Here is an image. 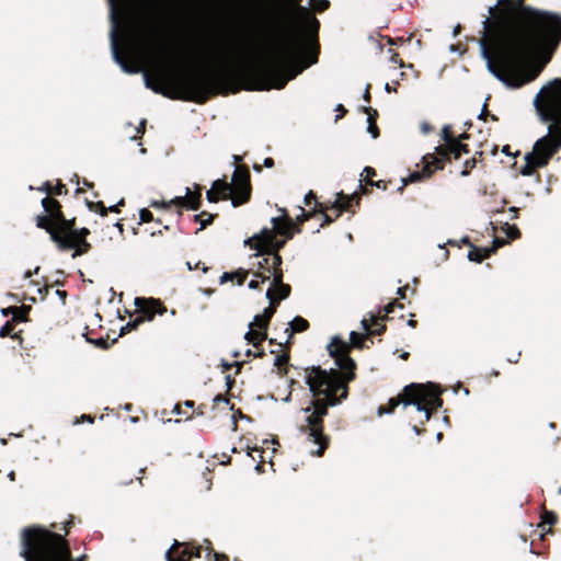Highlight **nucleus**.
<instances>
[{
	"mask_svg": "<svg viewBox=\"0 0 561 561\" xmlns=\"http://www.w3.org/2000/svg\"><path fill=\"white\" fill-rule=\"evenodd\" d=\"M252 16L267 30L277 31L264 56L256 62L239 68L227 61L232 56V46L226 36L216 34L203 42L196 50L198 56L217 61L215 67L190 76H178L170 68L159 66L152 75L145 73L146 87L171 100L206 103L218 94L237 93L241 83H251L252 90L284 89L298 71L293 68L305 50V43L294 32H285V16L279 0H254Z\"/></svg>",
	"mask_w": 561,
	"mask_h": 561,
	"instance_id": "f257e3e1",
	"label": "nucleus"
},
{
	"mask_svg": "<svg viewBox=\"0 0 561 561\" xmlns=\"http://www.w3.org/2000/svg\"><path fill=\"white\" fill-rule=\"evenodd\" d=\"M489 13L479 39L489 71L512 89L534 81L561 44V13L526 0H497Z\"/></svg>",
	"mask_w": 561,
	"mask_h": 561,
	"instance_id": "f03ea898",
	"label": "nucleus"
},
{
	"mask_svg": "<svg viewBox=\"0 0 561 561\" xmlns=\"http://www.w3.org/2000/svg\"><path fill=\"white\" fill-rule=\"evenodd\" d=\"M328 352L334 358L337 369L329 370L320 366H310L298 373L302 376L311 393L310 405L302 409L307 413L306 424L300 432L307 440L317 446L310 454L321 457L330 445V437L324 434V416L329 408L336 407L347 399L350 382L356 379V362L350 356L351 346L339 336H334L328 345Z\"/></svg>",
	"mask_w": 561,
	"mask_h": 561,
	"instance_id": "7ed1b4c3",
	"label": "nucleus"
},
{
	"mask_svg": "<svg viewBox=\"0 0 561 561\" xmlns=\"http://www.w3.org/2000/svg\"><path fill=\"white\" fill-rule=\"evenodd\" d=\"M534 105L540 118L550 123L548 134L539 138L531 152L525 154L520 174L531 176L546 167L561 148V78L552 80L536 95Z\"/></svg>",
	"mask_w": 561,
	"mask_h": 561,
	"instance_id": "20e7f679",
	"label": "nucleus"
},
{
	"mask_svg": "<svg viewBox=\"0 0 561 561\" xmlns=\"http://www.w3.org/2000/svg\"><path fill=\"white\" fill-rule=\"evenodd\" d=\"M534 105L540 118L550 123L548 134L539 138L531 152L525 154L520 174L531 176L546 167L561 148V78L552 80L536 95Z\"/></svg>",
	"mask_w": 561,
	"mask_h": 561,
	"instance_id": "39448f33",
	"label": "nucleus"
},
{
	"mask_svg": "<svg viewBox=\"0 0 561 561\" xmlns=\"http://www.w3.org/2000/svg\"><path fill=\"white\" fill-rule=\"evenodd\" d=\"M42 206L46 215L36 217V226L49 234L59 251L73 250L72 257L76 259L92 249L87 240L90 230L85 227L77 228L75 217L66 218L61 204L57 199L46 196L42 199Z\"/></svg>",
	"mask_w": 561,
	"mask_h": 561,
	"instance_id": "423d86ee",
	"label": "nucleus"
},
{
	"mask_svg": "<svg viewBox=\"0 0 561 561\" xmlns=\"http://www.w3.org/2000/svg\"><path fill=\"white\" fill-rule=\"evenodd\" d=\"M22 545L21 556L25 561H72L65 537L44 527L25 528Z\"/></svg>",
	"mask_w": 561,
	"mask_h": 561,
	"instance_id": "0eeeda50",
	"label": "nucleus"
},
{
	"mask_svg": "<svg viewBox=\"0 0 561 561\" xmlns=\"http://www.w3.org/2000/svg\"><path fill=\"white\" fill-rule=\"evenodd\" d=\"M442 391L438 386L427 383H410L405 386L402 391L393 398H390L387 405H380L378 408V415L393 413L397 407L403 404L415 405L416 411L422 413L420 424L423 425L427 422L432 414L436 412L443 405V399L440 398Z\"/></svg>",
	"mask_w": 561,
	"mask_h": 561,
	"instance_id": "6e6552de",
	"label": "nucleus"
},
{
	"mask_svg": "<svg viewBox=\"0 0 561 561\" xmlns=\"http://www.w3.org/2000/svg\"><path fill=\"white\" fill-rule=\"evenodd\" d=\"M442 139L444 145L435 148L434 153H426L422 158L423 168L421 171H415L403 179V184L398 188L402 193L405 185L409 183L417 182L422 179L430 178L437 170H443L446 162L451 159H459L463 153H470L469 147L466 144H459V139L453 133L451 126L445 125L442 129Z\"/></svg>",
	"mask_w": 561,
	"mask_h": 561,
	"instance_id": "1a4fd4ad",
	"label": "nucleus"
},
{
	"mask_svg": "<svg viewBox=\"0 0 561 561\" xmlns=\"http://www.w3.org/2000/svg\"><path fill=\"white\" fill-rule=\"evenodd\" d=\"M135 305L137 307L136 316L121 330V335L136 330L141 323L151 321L156 314H163L167 312L165 306L154 298H136Z\"/></svg>",
	"mask_w": 561,
	"mask_h": 561,
	"instance_id": "9d476101",
	"label": "nucleus"
},
{
	"mask_svg": "<svg viewBox=\"0 0 561 561\" xmlns=\"http://www.w3.org/2000/svg\"><path fill=\"white\" fill-rule=\"evenodd\" d=\"M288 239H277L274 231L270 228H263L259 233L245 240V244L251 249L257 251L259 255H274L279 254V251L285 247Z\"/></svg>",
	"mask_w": 561,
	"mask_h": 561,
	"instance_id": "9b49d317",
	"label": "nucleus"
},
{
	"mask_svg": "<svg viewBox=\"0 0 561 561\" xmlns=\"http://www.w3.org/2000/svg\"><path fill=\"white\" fill-rule=\"evenodd\" d=\"M250 176L248 167L243 165L236 168L232 175V182L230 183L232 187L231 204L233 207L241 206L250 201L252 192Z\"/></svg>",
	"mask_w": 561,
	"mask_h": 561,
	"instance_id": "f8f14e48",
	"label": "nucleus"
},
{
	"mask_svg": "<svg viewBox=\"0 0 561 561\" xmlns=\"http://www.w3.org/2000/svg\"><path fill=\"white\" fill-rule=\"evenodd\" d=\"M159 36L160 27L156 22L142 28H129L127 31L128 48L131 50L138 48H153L158 44Z\"/></svg>",
	"mask_w": 561,
	"mask_h": 561,
	"instance_id": "ddd939ff",
	"label": "nucleus"
},
{
	"mask_svg": "<svg viewBox=\"0 0 561 561\" xmlns=\"http://www.w3.org/2000/svg\"><path fill=\"white\" fill-rule=\"evenodd\" d=\"M396 308H400V309H403V305L398 302L397 300L392 301V302H389L386 307H385V314L383 316H374L371 314L370 319L367 320V319H363L362 320V325L364 328V330L367 332V335L368 336H373V335H381L382 333H385L387 327L385 323H382V321L385 319L388 318V314L393 312Z\"/></svg>",
	"mask_w": 561,
	"mask_h": 561,
	"instance_id": "4468645a",
	"label": "nucleus"
},
{
	"mask_svg": "<svg viewBox=\"0 0 561 561\" xmlns=\"http://www.w3.org/2000/svg\"><path fill=\"white\" fill-rule=\"evenodd\" d=\"M202 546L174 540L165 553L167 561H190L192 558H201Z\"/></svg>",
	"mask_w": 561,
	"mask_h": 561,
	"instance_id": "2eb2a0df",
	"label": "nucleus"
},
{
	"mask_svg": "<svg viewBox=\"0 0 561 561\" xmlns=\"http://www.w3.org/2000/svg\"><path fill=\"white\" fill-rule=\"evenodd\" d=\"M112 51L115 61L122 67V69L127 73H136L139 71V67L136 61L130 60L124 48L118 43L117 32L114 28L112 31Z\"/></svg>",
	"mask_w": 561,
	"mask_h": 561,
	"instance_id": "dca6fc26",
	"label": "nucleus"
},
{
	"mask_svg": "<svg viewBox=\"0 0 561 561\" xmlns=\"http://www.w3.org/2000/svg\"><path fill=\"white\" fill-rule=\"evenodd\" d=\"M282 216L272 218L273 227L270 231H274V236H282L286 239H293L296 232V225L285 208L280 209Z\"/></svg>",
	"mask_w": 561,
	"mask_h": 561,
	"instance_id": "f3484780",
	"label": "nucleus"
},
{
	"mask_svg": "<svg viewBox=\"0 0 561 561\" xmlns=\"http://www.w3.org/2000/svg\"><path fill=\"white\" fill-rule=\"evenodd\" d=\"M360 199V194L357 192L351 195L339 192L336 194L335 201L331 204V208H334L335 211V218H339L344 211H351L352 214H355L353 206L359 207Z\"/></svg>",
	"mask_w": 561,
	"mask_h": 561,
	"instance_id": "a211bd4d",
	"label": "nucleus"
},
{
	"mask_svg": "<svg viewBox=\"0 0 561 561\" xmlns=\"http://www.w3.org/2000/svg\"><path fill=\"white\" fill-rule=\"evenodd\" d=\"M493 243L494 244L491 248H479L474 244L471 245L470 251L468 252V259L471 262L481 263L484 259L490 257L491 254L496 251L497 247L503 245L504 241L496 238Z\"/></svg>",
	"mask_w": 561,
	"mask_h": 561,
	"instance_id": "6ab92c4d",
	"label": "nucleus"
},
{
	"mask_svg": "<svg viewBox=\"0 0 561 561\" xmlns=\"http://www.w3.org/2000/svg\"><path fill=\"white\" fill-rule=\"evenodd\" d=\"M283 259L280 254L267 255L257 262L259 271L266 272L275 279V273L282 270Z\"/></svg>",
	"mask_w": 561,
	"mask_h": 561,
	"instance_id": "aec40b11",
	"label": "nucleus"
},
{
	"mask_svg": "<svg viewBox=\"0 0 561 561\" xmlns=\"http://www.w3.org/2000/svg\"><path fill=\"white\" fill-rule=\"evenodd\" d=\"M31 310H32V307L27 306V305H22L20 307H18V306H10L8 308H3L1 310V313L4 317L12 316L11 321L18 323V322H27V321H30L28 314H30Z\"/></svg>",
	"mask_w": 561,
	"mask_h": 561,
	"instance_id": "412c9836",
	"label": "nucleus"
},
{
	"mask_svg": "<svg viewBox=\"0 0 561 561\" xmlns=\"http://www.w3.org/2000/svg\"><path fill=\"white\" fill-rule=\"evenodd\" d=\"M309 327L310 324L305 318L300 316L295 317L290 322V327L285 329V333L287 334L285 344L290 345V340L293 339L294 333L305 332L309 329Z\"/></svg>",
	"mask_w": 561,
	"mask_h": 561,
	"instance_id": "4be33fe9",
	"label": "nucleus"
},
{
	"mask_svg": "<svg viewBox=\"0 0 561 561\" xmlns=\"http://www.w3.org/2000/svg\"><path fill=\"white\" fill-rule=\"evenodd\" d=\"M284 272L278 271L275 273V279H273L272 287L275 290V295L279 299L284 300L290 296L291 287L284 283Z\"/></svg>",
	"mask_w": 561,
	"mask_h": 561,
	"instance_id": "5701e85b",
	"label": "nucleus"
},
{
	"mask_svg": "<svg viewBox=\"0 0 561 561\" xmlns=\"http://www.w3.org/2000/svg\"><path fill=\"white\" fill-rule=\"evenodd\" d=\"M362 111L364 113L367 114V123H368V126H367V131L371 135L373 138H378L379 135H380V131H379V128L377 126V117H378V112L377 110L370 107V106H364L362 108Z\"/></svg>",
	"mask_w": 561,
	"mask_h": 561,
	"instance_id": "b1692460",
	"label": "nucleus"
},
{
	"mask_svg": "<svg viewBox=\"0 0 561 561\" xmlns=\"http://www.w3.org/2000/svg\"><path fill=\"white\" fill-rule=\"evenodd\" d=\"M314 211L323 216V221L320 225L322 228L331 225L336 219L334 208H331V204L328 205L316 202Z\"/></svg>",
	"mask_w": 561,
	"mask_h": 561,
	"instance_id": "393cba45",
	"label": "nucleus"
},
{
	"mask_svg": "<svg viewBox=\"0 0 561 561\" xmlns=\"http://www.w3.org/2000/svg\"><path fill=\"white\" fill-rule=\"evenodd\" d=\"M195 191L192 192L190 187H186L185 194L187 195V209L198 210L202 206V186L195 184Z\"/></svg>",
	"mask_w": 561,
	"mask_h": 561,
	"instance_id": "a878e982",
	"label": "nucleus"
},
{
	"mask_svg": "<svg viewBox=\"0 0 561 561\" xmlns=\"http://www.w3.org/2000/svg\"><path fill=\"white\" fill-rule=\"evenodd\" d=\"M85 205L90 211L98 213L102 217H105L108 213H116V214L121 213V209L116 205L106 207L104 205V203L101 201L92 202V201H89L88 198H85Z\"/></svg>",
	"mask_w": 561,
	"mask_h": 561,
	"instance_id": "bb28decb",
	"label": "nucleus"
},
{
	"mask_svg": "<svg viewBox=\"0 0 561 561\" xmlns=\"http://www.w3.org/2000/svg\"><path fill=\"white\" fill-rule=\"evenodd\" d=\"M558 522V516L554 512L548 511L543 507L541 513V522L538 527L542 528L546 534H553L551 526Z\"/></svg>",
	"mask_w": 561,
	"mask_h": 561,
	"instance_id": "cd10ccee",
	"label": "nucleus"
},
{
	"mask_svg": "<svg viewBox=\"0 0 561 561\" xmlns=\"http://www.w3.org/2000/svg\"><path fill=\"white\" fill-rule=\"evenodd\" d=\"M244 339L254 347L259 348L262 342L267 339V332L261 329L250 328L245 333Z\"/></svg>",
	"mask_w": 561,
	"mask_h": 561,
	"instance_id": "c85d7f7f",
	"label": "nucleus"
},
{
	"mask_svg": "<svg viewBox=\"0 0 561 561\" xmlns=\"http://www.w3.org/2000/svg\"><path fill=\"white\" fill-rule=\"evenodd\" d=\"M248 274L249 272L243 268H239L234 272H225L220 276V283L225 284L228 280H236L238 285H242L245 282Z\"/></svg>",
	"mask_w": 561,
	"mask_h": 561,
	"instance_id": "c756f323",
	"label": "nucleus"
},
{
	"mask_svg": "<svg viewBox=\"0 0 561 561\" xmlns=\"http://www.w3.org/2000/svg\"><path fill=\"white\" fill-rule=\"evenodd\" d=\"M211 188L215 190L221 196L222 199H228V198L231 199V196H232L231 188L232 187H231V184L228 183L226 180L218 179V180L214 181Z\"/></svg>",
	"mask_w": 561,
	"mask_h": 561,
	"instance_id": "7c9ffc66",
	"label": "nucleus"
},
{
	"mask_svg": "<svg viewBox=\"0 0 561 561\" xmlns=\"http://www.w3.org/2000/svg\"><path fill=\"white\" fill-rule=\"evenodd\" d=\"M289 358L290 356L288 351L283 352L282 354H278L275 357L274 365L277 367V373L280 377L286 376L289 371Z\"/></svg>",
	"mask_w": 561,
	"mask_h": 561,
	"instance_id": "2f4dec72",
	"label": "nucleus"
},
{
	"mask_svg": "<svg viewBox=\"0 0 561 561\" xmlns=\"http://www.w3.org/2000/svg\"><path fill=\"white\" fill-rule=\"evenodd\" d=\"M38 190L42 192H45L47 194V196H49V197L68 193L66 185L62 184L60 181H58V183L55 186L51 185V183L47 181Z\"/></svg>",
	"mask_w": 561,
	"mask_h": 561,
	"instance_id": "473e14b6",
	"label": "nucleus"
},
{
	"mask_svg": "<svg viewBox=\"0 0 561 561\" xmlns=\"http://www.w3.org/2000/svg\"><path fill=\"white\" fill-rule=\"evenodd\" d=\"M217 217V214H210L208 211H202L197 215H194L193 219L195 222H199L201 227L197 229L196 233L204 230L206 227L213 224L214 219Z\"/></svg>",
	"mask_w": 561,
	"mask_h": 561,
	"instance_id": "72a5a7b5",
	"label": "nucleus"
},
{
	"mask_svg": "<svg viewBox=\"0 0 561 561\" xmlns=\"http://www.w3.org/2000/svg\"><path fill=\"white\" fill-rule=\"evenodd\" d=\"M367 337H368L367 333L363 334V333L352 331L350 334V343H347L348 346H351V351L353 348H358V350L364 348L365 347L364 343Z\"/></svg>",
	"mask_w": 561,
	"mask_h": 561,
	"instance_id": "f704fd0d",
	"label": "nucleus"
},
{
	"mask_svg": "<svg viewBox=\"0 0 561 561\" xmlns=\"http://www.w3.org/2000/svg\"><path fill=\"white\" fill-rule=\"evenodd\" d=\"M482 154V151H477L472 158L467 159L463 163V169L460 172V175L468 176L471 173V171L477 167L478 161L481 160Z\"/></svg>",
	"mask_w": 561,
	"mask_h": 561,
	"instance_id": "c9c22d12",
	"label": "nucleus"
},
{
	"mask_svg": "<svg viewBox=\"0 0 561 561\" xmlns=\"http://www.w3.org/2000/svg\"><path fill=\"white\" fill-rule=\"evenodd\" d=\"M301 214L299 216L296 217V221H295V225H296V232L297 233H300L301 232V225L306 221H308L309 219H311L316 214H318L317 211L311 210V211H306L305 208L302 207H299Z\"/></svg>",
	"mask_w": 561,
	"mask_h": 561,
	"instance_id": "e433bc0d",
	"label": "nucleus"
},
{
	"mask_svg": "<svg viewBox=\"0 0 561 561\" xmlns=\"http://www.w3.org/2000/svg\"><path fill=\"white\" fill-rule=\"evenodd\" d=\"M219 407H222V409H233V404H230V400L221 393L217 394L213 400V409H217Z\"/></svg>",
	"mask_w": 561,
	"mask_h": 561,
	"instance_id": "4c0bfd02",
	"label": "nucleus"
},
{
	"mask_svg": "<svg viewBox=\"0 0 561 561\" xmlns=\"http://www.w3.org/2000/svg\"><path fill=\"white\" fill-rule=\"evenodd\" d=\"M510 240H516L520 238V230L516 225L505 224L502 228Z\"/></svg>",
	"mask_w": 561,
	"mask_h": 561,
	"instance_id": "58836bf2",
	"label": "nucleus"
},
{
	"mask_svg": "<svg viewBox=\"0 0 561 561\" xmlns=\"http://www.w3.org/2000/svg\"><path fill=\"white\" fill-rule=\"evenodd\" d=\"M270 320L263 318V314H256L253 321L249 324V328H256L267 332Z\"/></svg>",
	"mask_w": 561,
	"mask_h": 561,
	"instance_id": "ea45409f",
	"label": "nucleus"
},
{
	"mask_svg": "<svg viewBox=\"0 0 561 561\" xmlns=\"http://www.w3.org/2000/svg\"><path fill=\"white\" fill-rule=\"evenodd\" d=\"M16 322H13L11 320H8L1 328H0V337H8L11 336L14 333Z\"/></svg>",
	"mask_w": 561,
	"mask_h": 561,
	"instance_id": "a19ab883",
	"label": "nucleus"
},
{
	"mask_svg": "<svg viewBox=\"0 0 561 561\" xmlns=\"http://www.w3.org/2000/svg\"><path fill=\"white\" fill-rule=\"evenodd\" d=\"M170 207L176 206L179 208H186L187 209V195L184 196H176L169 201Z\"/></svg>",
	"mask_w": 561,
	"mask_h": 561,
	"instance_id": "79ce46f5",
	"label": "nucleus"
},
{
	"mask_svg": "<svg viewBox=\"0 0 561 561\" xmlns=\"http://www.w3.org/2000/svg\"><path fill=\"white\" fill-rule=\"evenodd\" d=\"M139 217H140V221L141 222H150V221H156L158 224L161 222L160 219H154L152 213L147 209V208H142L139 213Z\"/></svg>",
	"mask_w": 561,
	"mask_h": 561,
	"instance_id": "37998d69",
	"label": "nucleus"
},
{
	"mask_svg": "<svg viewBox=\"0 0 561 561\" xmlns=\"http://www.w3.org/2000/svg\"><path fill=\"white\" fill-rule=\"evenodd\" d=\"M266 298L270 300V307H275V310H277V307L282 299H279L278 296L275 295V290L273 288H268L266 291Z\"/></svg>",
	"mask_w": 561,
	"mask_h": 561,
	"instance_id": "c03bdc74",
	"label": "nucleus"
},
{
	"mask_svg": "<svg viewBox=\"0 0 561 561\" xmlns=\"http://www.w3.org/2000/svg\"><path fill=\"white\" fill-rule=\"evenodd\" d=\"M87 341L89 343L95 345L99 348H102V350L108 348L107 340H105L103 337H99V339H95V340L87 337Z\"/></svg>",
	"mask_w": 561,
	"mask_h": 561,
	"instance_id": "a18cd8bd",
	"label": "nucleus"
},
{
	"mask_svg": "<svg viewBox=\"0 0 561 561\" xmlns=\"http://www.w3.org/2000/svg\"><path fill=\"white\" fill-rule=\"evenodd\" d=\"M363 173L365 174V179L363 180L365 184L373 181L376 176V170L373 167H365Z\"/></svg>",
	"mask_w": 561,
	"mask_h": 561,
	"instance_id": "49530a36",
	"label": "nucleus"
},
{
	"mask_svg": "<svg viewBox=\"0 0 561 561\" xmlns=\"http://www.w3.org/2000/svg\"><path fill=\"white\" fill-rule=\"evenodd\" d=\"M207 405L205 403H201L196 409L194 408L192 414L186 415V420H191L194 415L203 416L206 413Z\"/></svg>",
	"mask_w": 561,
	"mask_h": 561,
	"instance_id": "de8ad7c7",
	"label": "nucleus"
},
{
	"mask_svg": "<svg viewBox=\"0 0 561 561\" xmlns=\"http://www.w3.org/2000/svg\"><path fill=\"white\" fill-rule=\"evenodd\" d=\"M206 198L209 203H217L222 199L221 196L213 188L207 191Z\"/></svg>",
	"mask_w": 561,
	"mask_h": 561,
	"instance_id": "09e8293b",
	"label": "nucleus"
},
{
	"mask_svg": "<svg viewBox=\"0 0 561 561\" xmlns=\"http://www.w3.org/2000/svg\"><path fill=\"white\" fill-rule=\"evenodd\" d=\"M447 244L449 245H457L458 248L461 247V244H466L468 247L471 248V245H473L470 241V238L468 236H465L463 238H461V240L459 242L455 241V240H448Z\"/></svg>",
	"mask_w": 561,
	"mask_h": 561,
	"instance_id": "8fccbe9b",
	"label": "nucleus"
},
{
	"mask_svg": "<svg viewBox=\"0 0 561 561\" xmlns=\"http://www.w3.org/2000/svg\"><path fill=\"white\" fill-rule=\"evenodd\" d=\"M389 51L391 53L390 61L392 64H397L400 68H403L405 65L403 60L400 58L399 54L393 49H389Z\"/></svg>",
	"mask_w": 561,
	"mask_h": 561,
	"instance_id": "3c124183",
	"label": "nucleus"
},
{
	"mask_svg": "<svg viewBox=\"0 0 561 561\" xmlns=\"http://www.w3.org/2000/svg\"><path fill=\"white\" fill-rule=\"evenodd\" d=\"M150 207L152 208H161V209H170V204H169V201L165 202V201H152L150 202L149 204Z\"/></svg>",
	"mask_w": 561,
	"mask_h": 561,
	"instance_id": "603ef678",
	"label": "nucleus"
},
{
	"mask_svg": "<svg viewBox=\"0 0 561 561\" xmlns=\"http://www.w3.org/2000/svg\"><path fill=\"white\" fill-rule=\"evenodd\" d=\"M388 183L389 182L383 181V180H379V181H374L373 180L369 183H367L366 185H369L371 187H377V188L386 191L388 188Z\"/></svg>",
	"mask_w": 561,
	"mask_h": 561,
	"instance_id": "864d4df0",
	"label": "nucleus"
},
{
	"mask_svg": "<svg viewBox=\"0 0 561 561\" xmlns=\"http://www.w3.org/2000/svg\"><path fill=\"white\" fill-rule=\"evenodd\" d=\"M275 312H276L275 307L274 306L273 307L268 306L267 308L264 309L262 314H263V318H265V319L271 321L272 318L274 317Z\"/></svg>",
	"mask_w": 561,
	"mask_h": 561,
	"instance_id": "5fc2aeb1",
	"label": "nucleus"
},
{
	"mask_svg": "<svg viewBox=\"0 0 561 561\" xmlns=\"http://www.w3.org/2000/svg\"><path fill=\"white\" fill-rule=\"evenodd\" d=\"M488 116H490L492 121H497V117L493 114H490L486 108V104H484L483 110H482L481 114L479 115V118L485 121Z\"/></svg>",
	"mask_w": 561,
	"mask_h": 561,
	"instance_id": "6e6d98bb",
	"label": "nucleus"
},
{
	"mask_svg": "<svg viewBox=\"0 0 561 561\" xmlns=\"http://www.w3.org/2000/svg\"><path fill=\"white\" fill-rule=\"evenodd\" d=\"M254 276L257 277V278H261L260 283H264V282L268 280L272 275L267 274L266 272L256 271L254 273Z\"/></svg>",
	"mask_w": 561,
	"mask_h": 561,
	"instance_id": "4d7b16f0",
	"label": "nucleus"
},
{
	"mask_svg": "<svg viewBox=\"0 0 561 561\" xmlns=\"http://www.w3.org/2000/svg\"><path fill=\"white\" fill-rule=\"evenodd\" d=\"M312 201H314V203L318 202L316 194L312 191H309L305 196V204L308 206Z\"/></svg>",
	"mask_w": 561,
	"mask_h": 561,
	"instance_id": "13d9d810",
	"label": "nucleus"
},
{
	"mask_svg": "<svg viewBox=\"0 0 561 561\" xmlns=\"http://www.w3.org/2000/svg\"><path fill=\"white\" fill-rule=\"evenodd\" d=\"M335 111L340 112V114L336 115L335 121H339L340 118H342L347 113V110L342 104H339L336 106Z\"/></svg>",
	"mask_w": 561,
	"mask_h": 561,
	"instance_id": "bf43d9fd",
	"label": "nucleus"
},
{
	"mask_svg": "<svg viewBox=\"0 0 561 561\" xmlns=\"http://www.w3.org/2000/svg\"><path fill=\"white\" fill-rule=\"evenodd\" d=\"M432 130H433V126H432L430 123H427V122H423V123L421 124V131H422L423 134H425V135H426V134H428V133H430V131H432Z\"/></svg>",
	"mask_w": 561,
	"mask_h": 561,
	"instance_id": "052dcab7",
	"label": "nucleus"
},
{
	"mask_svg": "<svg viewBox=\"0 0 561 561\" xmlns=\"http://www.w3.org/2000/svg\"><path fill=\"white\" fill-rule=\"evenodd\" d=\"M10 337L14 341H18L19 344L22 346L23 341H24V339L22 336V331L14 332Z\"/></svg>",
	"mask_w": 561,
	"mask_h": 561,
	"instance_id": "680f3d73",
	"label": "nucleus"
},
{
	"mask_svg": "<svg viewBox=\"0 0 561 561\" xmlns=\"http://www.w3.org/2000/svg\"><path fill=\"white\" fill-rule=\"evenodd\" d=\"M83 421H87V422H89V423H93V422H94V417H93V416H91L90 414H83V415L81 416V420H76V421H75V424H78V423L83 422Z\"/></svg>",
	"mask_w": 561,
	"mask_h": 561,
	"instance_id": "e2e57ef3",
	"label": "nucleus"
},
{
	"mask_svg": "<svg viewBox=\"0 0 561 561\" xmlns=\"http://www.w3.org/2000/svg\"><path fill=\"white\" fill-rule=\"evenodd\" d=\"M363 99H364L365 102L370 103V101H371L370 84L367 85V88L365 90V93L363 95Z\"/></svg>",
	"mask_w": 561,
	"mask_h": 561,
	"instance_id": "0e129e2a",
	"label": "nucleus"
},
{
	"mask_svg": "<svg viewBox=\"0 0 561 561\" xmlns=\"http://www.w3.org/2000/svg\"><path fill=\"white\" fill-rule=\"evenodd\" d=\"M408 289H409L408 285L398 288V295L400 296L401 299L405 298V294H407Z\"/></svg>",
	"mask_w": 561,
	"mask_h": 561,
	"instance_id": "69168bd1",
	"label": "nucleus"
},
{
	"mask_svg": "<svg viewBox=\"0 0 561 561\" xmlns=\"http://www.w3.org/2000/svg\"><path fill=\"white\" fill-rule=\"evenodd\" d=\"M268 342H270V344H272V345L275 344V345H277L279 347L285 346L287 350L290 347V345L285 344V342L284 343L283 342H277L275 339H270Z\"/></svg>",
	"mask_w": 561,
	"mask_h": 561,
	"instance_id": "338daca9",
	"label": "nucleus"
},
{
	"mask_svg": "<svg viewBox=\"0 0 561 561\" xmlns=\"http://www.w3.org/2000/svg\"><path fill=\"white\" fill-rule=\"evenodd\" d=\"M249 288L250 289H259L260 288V282L259 280H255V279H252L250 283H249Z\"/></svg>",
	"mask_w": 561,
	"mask_h": 561,
	"instance_id": "774afa93",
	"label": "nucleus"
}]
</instances>
